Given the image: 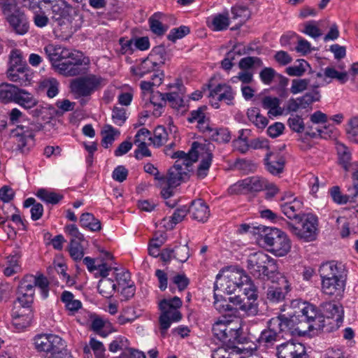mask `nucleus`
I'll return each instance as SVG.
<instances>
[{
    "label": "nucleus",
    "mask_w": 358,
    "mask_h": 358,
    "mask_svg": "<svg viewBox=\"0 0 358 358\" xmlns=\"http://www.w3.org/2000/svg\"><path fill=\"white\" fill-rule=\"evenodd\" d=\"M189 33V27L181 26L179 28L173 29L167 36L169 41L175 42L177 39L181 38Z\"/></svg>",
    "instance_id": "obj_61"
},
{
    "label": "nucleus",
    "mask_w": 358,
    "mask_h": 358,
    "mask_svg": "<svg viewBox=\"0 0 358 358\" xmlns=\"http://www.w3.org/2000/svg\"><path fill=\"white\" fill-rule=\"evenodd\" d=\"M129 341L123 336H120L112 341L109 345V350L112 352H116L118 350L126 351L129 349Z\"/></svg>",
    "instance_id": "obj_56"
},
{
    "label": "nucleus",
    "mask_w": 358,
    "mask_h": 358,
    "mask_svg": "<svg viewBox=\"0 0 358 358\" xmlns=\"http://www.w3.org/2000/svg\"><path fill=\"white\" fill-rule=\"evenodd\" d=\"M319 272L322 280L340 277L338 268L334 262L322 264L320 267Z\"/></svg>",
    "instance_id": "obj_37"
},
{
    "label": "nucleus",
    "mask_w": 358,
    "mask_h": 358,
    "mask_svg": "<svg viewBox=\"0 0 358 358\" xmlns=\"http://www.w3.org/2000/svg\"><path fill=\"white\" fill-rule=\"evenodd\" d=\"M299 64L298 66H289L286 69V72L291 76H301L305 71L306 66H308V63L303 59L298 60Z\"/></svg>",
    "instance_id": "obj_60"
},
{
    "label": "nucleus",
    "mask_w": 358,
    "mask_h": 358,
    "mask_svg": "<svg viewBox=\"0 0 358 358\" xmlns=\"http://www.w3.org/2000/svg\"><path fill=\"white\" fill-rule=\"evenodd\" d=\"M264 234L261 235L262 241L268 250L276 256L282 257L287 255L291 248V242L287 234L277 229L262 227ZM260 230L262 227L257 228Z\"/></svg>",
    "instance_id": "obj_4"
},
{
    "label": "nucleus",
    "mask_w": 358,
    "mask_h": 358,
    "mask_svg": "<svg viewBox=\"0 0 358 358\" xmlns=\"http://www.w3.org/2000/svg\"><path fill=\"white\" fill-rule=\"evenodd\" d=\"M32 281L22 278L17 287V299L14 302L13 308H31L34 302L35 289L31 287Z\"/></svg>",
    "instance_id": "obj_14"
},
{
    "label": "nucleus",
    "mask_w": 358,
    "mask_h": 358,
    "mask_svg": "<svg viewBox=\"0 0 358 358\" xmlns=\"http://www.w3.org/2000/svg\"><path fill=\"white\" fill-rule=\"evenodd\" d=\"M322 292L329 296H339L345 289V282L341 277L322 280Z\"/></svg>",
    "instance_id": "obj_23"
},
{
    "label": "nucleus",
    "mask_w": 358,
    "mask_h": 358,
    "mask_svg": "<svg viewBox=\"0 0 358 358\" xmlns=\"http://www.w3.org/2000/svg\"><path fill=\"white\" fill-rule=\"evenodd\" d=\"M215 301L214 306L220 313H234V310H237V308L234 307L235 305H231L225 299H222V296H220L219 298V294L216 292L214 293Z\"/></svg>",
    "instance_id": "obj_44"
},
{
    "label": "nucleus",
    "mask_w": 358,
    "mask_h": 358,
    "mask_svg": "<svg viewBox=\"0 0 358 358\" xmlns=\"http://www.w3.org/2000/svg\"><path fill=\"white\" fill-rule=\"evenodd\" d=\"M61 300L64 303L66 310L71 314H74L82 307L81 302L79 300L75 299L73 294L70 292H63Z\"/></svg>",
    "instance_id": "obj_36"
},
{
    "label": "nucleus",
    "mask_w": 358,
    "mask_h": 358,
    "mask_svg": "<svg viewBox=\"0 0 358 358\" xmlns=\"http://www.w3.org/2000/svg\"><path fill=\"white\" fill-rule=\"evenodd\" d=\"M276 355L278 358H308L304 345L294 341L277 345Z\"/></svg>",
    "instance_id": "obj_15"
},
{
    "label": "nucleus",
    "mask_w": 358,
    "mask_h": 358,
    "mask_svg": "<svg viewBox=\"0 0 358 358\" xmlns=\"http://www.w3.org/2000/svg\"><path fill=\"white\" fill-rule=\"evenodd\" d=\"M65 232L70 236L69 244L81 243L85 241V237L75 224H69L65 227Z\"/></svg>",
    "instance_id": "obj_48"
},
{
    "label": "nucleus",
    "mask_w": 358,
    "mask_h": 358,
    "mask_svg": "<svg viewBox=\"0 0 358 358\" xmlns=\"http://www.w3.org/2000/svg\"><path fill=\"white\" fill-rule=\"evenodd\" d=\"M98 290L103 296L110 298L115 292L116 285L110 278H101L98 284Z\"/></svg>",
    "instance_id": "obj_40"
},
{
    "label": "nucleus",
    "mask_w": 358,
    "mask_h": 358,
    "mask_svg": "<svg viewBox=\"0 0 358 358\" xmlns=\"http://www.w3.org/2000/svg\"><path fill=\"white\" fill-rule=\"evenodd\" d=\"M6 74L10 81L17 83L21 86L29 84L31 78V74L29 73L27 66H19L15 69L9 67Z\"/></svg>",
    "instance_id": "obj_25"
},
{
    "label": "nucleus",
    "mask_w": 358,
    "mask_h": 358,
    "mask_svg": "<svg viewBox=\"0 0 358 358\" xmlns=\"http://www.w3.org/2000/svg\"><path fill=\"white\" fill-rule=\"evenodd\" d=\"M197 128L199 132H213V134H220V133L225 134V131L222 129L213 128L210 127L209 121L206 120L205 117L201 121L197 122Z\"/></svg>",
    "instance_id": "obj_58"
},
{
    "label": "nucleus",
    "mask_w": 358,
    "mask_h": 358,
    "mask_svg": "<svg viewBox=\"0 0 358 358\" xmlns=\"http://www.w3.org/2000/svg\"><path fill=\"white\" fill-rule=\"evenodd\" d=\"M71 7L66 4L64 1L51 4L50 3V10L52 12V18L56 21L65 17L69 15V10Z\"/></svg>",
    "instance_id": "obj_38"
},
{
    "label": "nucleus",
    "mask_w": 358,
    "mask_h": 358,
    "mask_svg": "<svg viewBox=\"0 0 358 358\" xmlns=\"http://www.w3.org/2000/svg\"><path fill=\"white\" fill-rule=\"evenodd\" d=\"M229 25L228 12L216 15L212 20L213 30L222 31L227 29Z\"/></svg>",
    "instance_id": "obj_47"
},
{
    "label": "nucleus",
    "mask_w": 358,
    "mask_h": 358,
    "mask_svg": "<svg viewBox=\"0 0 358 358\" xmlns=\"http://www.w3.org/2000/svg\"><path fill=\"white\" fill-rule=\"evenodd\" d=\"M182 302L180 298L174 296L170 299H164L159 303V307L161 310L159 316L160 334L162 336H166L167 330L171 327L172 322H176L182 319V314L179 309L182 306Z\"/></svg>",
    "instance_id": "obj_5"
},
{
    "label": "nucleus",
    "mask_w": 358,
    "mask_h": 358,
    "mask_svg": "<svg viewBox=\"0 0 358 358\" xmlns=\"http://www.w3.org/2000/svg\"><path fill=\"white\" fill-rule=\"evenodd\" d=\"M275 75V71L271 67H264L259 73L260 79L265 85L271 84Z\"/></svg>",
    "instance_id": "obj_63"
},
{
    "label": "nucleus",
    "mask_w": 358,
    "mask_h": 358,
    "mask_svg": "<svg viewBox=\"0 0 358 358\" xmlns=\"http://www.w3.org/2000/svg\"><path fill=\"white\" fill-rule=\"evenodd\" d=\"M336 148L338 157V163L345 171H348L351 166H357V163H350L351 153L347 146L343 143H336Z\"/></svg>",
    "instance_id": "obj_31"
},
{
    "label": "nucleus",
    "mask_w": 358,
    "mask_h": 358,
    "mask_svg": "<svg viewBox=\"0 0 358 358\" xmlns=\"http://www.w3.org/2000/svg\"><path fill=\"white\" fill-rule=\"evenodd\" d=\"M173 250V257L180 262H185L189 257V248L187 244L176 246Z\"/></svg>",
    "instance_id": "obj_55"
},
{
    "label": "nucleus",
    "mask_w": 358,
    "mask_h": 358,
    "mask_svg": "<svg viewBox=\"0 0 358 358\" xmlns=\"http://www.w3.org/2000/svg\"><path fill=\"white\" fill-rule=\"evenodd\" d=\"M17 86L6 83L0 84V102L8 103L13 101Z\"/></svg>",
    "instance_id": "obj_39"
},
{
    "label": "nucleus",
    "mask_w": 358,
    "mask_h": 358,
    "mask_svg": "<svg viewBox=\"0 0 358 358\" xmlns=\"http://www.w3.org/2000/svg\"><path fill=\"white\" fill-rule=\"evenodd\" d=\"M188 208L192 219L199 222H206L210 215L208 206L201 199L193 201Z\"/></svg>",
    "instance_id": "obj_26"
},
{
    "label": "nucleus",
    "mask_w": 358,
    "mask_h": 358,
    "mask_svg": "<svg viewBox=\"0 0 358 358\" xmlns=\"http://www.w3.org/2000/svg\"><path fill=\"white\" fill-rule=\"evenodd\" d=\"M324 76L326 78L336 79L342 84L345 83L348 79L347 72H339L333 67H327L324 69Z\"/></svg>",
    "instance_id": "obj_53"
},
{
    "label": "nucleus",
    "mask_w": 358,
    "mask_h": 358,
    "mask_svg": "<svg viewBox=\"0 0 358 358\" xmlns=\"http://www.w3.org/2000/svg\"><path fill=\"white\" fill-rule=\"evenodd\" d=\"M292 306L296 310L289 317L279 315L268 321V329H264L259 338L261 345L270 348L281 342L285 335L320 330L324 327L323 317L315 306L301 300L292 301Z\"/></svg>",
    "instance_id": "obj_1"
},
{
    "label": "nucleus",
    "mask_w": 358,
    "mask_h": 358,
    "mask_svg": "<svg viewBox=\"0 0 358 358\" xmlns=\"http://www.w3.org/2000/svg\"><path fill=\"white\" fill-rule=\"evenodd\" d=\"M241 289H243V296L250 298L252 300L257 301V289L250 277L248 282H245V283H243V285H241V289H240V290Z\"/></svg>",
    "instance_id": "obj_51"
},
{
    "label": "nucleus",
    "mask_w": 358,
    "mask_h": 358,
    "mask_svg": "<svg viewBox=\"0 0 358 358\" xmlns=\"http://www.w3.org/2000/svg\"><path fill=\"white\" fill-rule=\"evenodd\" d=\"M8 20L16 34H25L29 30V24L24 13L17 10L8 17Z\"/></svg>",
    "instance_id": "obj_22"
},
{
    "label": "nucleus",
    "mask_w": 358,
    "mask_h": 358,
    "mask_svg": "<svg viewBox=\"0 0 358 358\" xmlns=\"http://www.w3.org/2000/svg\"><path fill=\"white\" fill-rule=\"evenodd\" d=\"M233 146L242 153L246 152L249 148H269L268 142L264 138H257L249 142L247 136L243 137V136H238L236 139L234 140Z\"/></svg>",
    "instance_id": "obj_18"
},
{
    "label": "nucleus",
    "mask_w": 358,
    "mask_h": 358,
    "mask_svg": "<svg viewBox=\"0 0 358 358\" xmlns=\"http://www.w3.org/2000/svg\"><path fill=\"white\" fill-rule=\"evenodd\" d=\"M280 100L278 97L266 96L262 100V105L264 109L268 110V115L278 116L285 114V108L280 106Z\"/></svg>",
    "instance_id": "obj_30"
},
{
    "label": "nucleus",
    "mask_w": 358,
    "mask_h": 358,
    "mask_svg": "<svg viewBox=\"0 0 358 358\" xmlns=\"http://www.w3.org/2000/svg\"><path fill=\"white\" fill-rule=\"evenodd\" d=\"M212 331L214 336L223 343L218 348H224L229 352L239 351L236 345L241 343L239 329L232 327L231 323L217 321L213 324Z\"/></svg>",
    "instance_id": "obj_7"
},
{
    "label": "nucleus",
    "mask_w": 358,
    "mask_h": 358,
    "mask_svg": "<svg viewBox=\"0 0 358 358\" xmlns=\"http://www.w3.org/2000/svg\"><path fill=\"white\" fill-rule=\"evenodd\" d=\"M210 97H217L219 101H224L230 105L234 99V92L231 86L227 84H219L213 90H210Z\"/></svg>",
    "instance_id": "obj_28"
},
{
    "label": "nucleus",
    "mask_w": 358,
    "mask_h": 358,
    "mask_svg": "<svg viewBox=\"0 0 358 358\" xmlns=\"http://www.w3.org/2000/svg\"><path fill=\"white\" fill-rule=\"evenodd\" d=\"M88 64L89 59L81 52L73 50L69 58L64 59L63 63H59L57 71L66 77L76 76L87 73Z\"/></svg>",
    "instance_id": "obj_10"
},
{
    "label": "nucleus",
    "mask_w": 358,
    "mask_h": 358,
    "mask_svg": "<svg viewBox=\"0 0 358 358\" xmlns=\"http://www.w3.org/2000/svg\"><path fill=\"white\" fill-rule=\"evenodd\" d=\"M44 50L55 70H57V66L59 63H63L64 59L69 58L71 52L73 51V50H69L61 45H54L52 44L46 45Z\"/></svg>",
    "instance_id": "obj_17"
},
{
    "label": "nucleus",
    "mask_w": 358,
    "mask_h": 358,
    "mask_svg": "<svg viewBox=\"0 0 358 358\" xmlns=\"http://www.w3.org/2000/svg\"><path fill=\"white\" fill-rule=\"evenodd\" d=\"M288 124L291 129L294 132L301 133L304 130L303 119L299 115L289 117L288 120Z\"/></svg>",
    "instance_id": "obj_62"
},
{
    "label": "nucleus",
    "mask_w": 358,
    "mask_h": 358,
    "mask_svg": "<svg viewBox=\"0 0 358 358\" xmlns=\"http://www.w3.org/2000/svg\"><path fill=\"white\" fill-rule=\"evenodd\" d=\"M69 254L74 261H80L84 256L83 247L81 243L69 244Z\"/></svg>",
    "instance_id": "obj_64"
},
{
    "label": "nucleus",
    "mask_w": 358,
    "mask_h": 358,
    "mask_svg": "<svg viewBox=\"0 0 358 358\" xmlns=\"http://www.w3.org/2000/svg\"><path fill=\"white\" fill-rule=\"evenodd\" d=\"M59 83L55 78L45 79L41 83V87L46 90L47 96L50 98L55 97L59 92Z\"/></svg>",
    "instance_id": "obj_49"
},
{
    "label": "nucleus",
    "mask_w": 358,
    "mask_h": 358,
    "mask_svg": "<svg viewBox=\"0 0 358 358\" xmlns=\"http://www.w3.org/2000/svg\"><path fill=\"white\" fill-rule=\"evenodd\" d=\"M249 276L242 269H234L225 274H218L215 282V292L231 294L237 289H241V285L248 282Z\"/></svg>",
    "instance_id": "obj_8"
},
{
    "label": "nucleus",
    "mask_w": 358,
    "mask_h": 358,
    "mask_svg": "<svg viewBox=\"0 0 358 358\" xmlns=\"http://www.w3.org/2000/svg\"><path fill=\"white\" fill-rule=\"evenodd\" d=\"M266 170L273 175L281 173L285 167V158L273 152H268L264 159Z\"/></svg>",
    "instance_id": "obj_20"
},
{
    "label": "nucleus",
    "mask_w": 358,
    "mask_h": 358,
    "mask_svg": "<svg viewBox=\"0 0 358 358\" xmlns=\"http://www.w3.org/2000/svg\"><path fill=\"white\" fill-rule=\"evenodd\" d=\"M34 317L32 308H17L12 310V324L17 331L29 327Z\"/></svg>",
    "instance_id": "obj_16"
},
{
    "label": "nucleus",
    "mask_w": 358,
    "mask_h": 358,
    "mask_svg": "<svg viewBox=\"0 0 358 358\" xmlns=\"http://www.w3.org/2000/svg\"><path fill=\"white\" fill-rule=\"evenodd\" d=\"M166 101L171 103V107L175 108L181 107L183 105V100L178 94L174 92L161 93L157 92L156 94L152 95L150 98L151 103L159 108L165 106Z\"/></svg>",
    "instance_id": "obj_19"
},
{
    "label": "nucleus",
    "mask_w": 358,
    "mask_h": 358,
    "mask_svg": "<svg viewBox=\"0 0 358 358\" xmlns=\"http://www.w3.org/2000/svg\"><path fill=\"white\" fill-rule=\"evenodd\" d=\"M23 278L24 280L27 279V280H31V287H33V288L35 289V287H39L41 290V294L43 299H46L48 296L49 281L43 275H39L38 276L26 275Z\"/></svg>",
    "instance_id": "obj_32"
},
{
    "label": "nucleus",
    "mask_w": 358,
    "mask_h": 358,
    "mask_svg": "<svg viewBox=\"0 0 358 358\" xmlns=\"http://www.w3.org/2000/svg\"><path fill=\"white\" fill-rule=\"evenodd\" d=\"M319 87L320 84L314 83L312 85V92H307L303 96L298 98L299 104L301 105V108H306L313 102L320 101V94L317 90Z\"/></svg>",
    "instance_id": "obj_34"
},
{
    "label": "nucleus",
    "mask_w": 358,
    "mask_h": 358,
    "mask_svg": "<svg viewBox=\"0 0 358 358\" xmlns=\"http://www.w3.org/2000/svg\"><path fill=\"white\" fill-rule=\"evenodd\" d=\"M188 212L189 208L186 206L176 208L173 215L169 217V227L173 229L177 224L182 222Z\"/></svg>",
    "instance_id": "obj_50"
},
{
    "label": "nucleus",
    "mask_w": 358,
    "mask_h": 358,
    "mask_svg": "<svg viewBox=\"0 0 358 358\" xmlns=\"http://www.w3.org/2000/svg\"><path fill=\"white\" fill-rule=\"evenodd\" d=\"M15 143H17V148L22 153L27 152L34 145V136H14Z\"/></svg>",
    "instance_id": "obj_45"
},
{
    "label": "nucleus",
    "mask_w": 358,
    "mask_h": 358,
    "mask_svg": "<svg viewBox=\"0 0 358 358\" xmlns=\"http://www.w3.org/2000/svg\"><path fill=\"white\" fill-rule=\"evenodd\" d=\"M157 66H159V63L157 61H153L148 56L147 58L144 59L136 68H132L131 71L134 74L141 78L146 73L154 71L155 68Z\"/></svg>",
    "instance_id": "obj_33"
},
{
    "label": "nucleus",
    "mask_w": 358,
    "mask_h": 358,
    "mask_svg": "<svg viewBox=\"0 0 358 358\" xmlns=\"http://www.w3.org/2000/svg\"><path fill=\"white\" fill-rule=\"evenodd\" d=\"M310 82V79H294L290 89L291 92L294 94L302 92L308 88Z\"/></svg>",
    "instance_id": "obj_59"
},
{
    "label": "nucleus",
    "mask_w": 358,
    "mask_h": 358,
    "mask_svg": "<svg viewBox=\"0 0 358 358\" xmlns=\"http://www.w3.org/2000/svg\"><path fill=\"white\" fill-rule=\"evenodd\" d=\"M230 303L236 306V308L245 311L248 315H255L258 312V303L257 301L252 300L250 298L241 296V295L229 297Z\"/></svg>",
    "instance_id": "obj_21"
},
{
    "label": "nucleus",
    "mask_w": 358,
    "mask_h": 358,
    "mask_svg": "<svg viewBox=\"0 0 358 358\" xmlns=\"http://www.w3.org/2000/svg\"><path fill=\"white\" fill-rule=\"evenodd\" d=\"M247 264L250 274L257 279L275 281L276 275H280L275 260L263 252L250 255Z\"/></svg>",
    "instance_id": "obj_3"
},
{
    "label": "nucleus",
    "mask_w": 358,
    "mask_h": 358,
    "mask_svg": "<svg viewBox=\"0 0 358 358\" xmlns=\"http://www.w3.org/2000/svg\"><path fill=\"white\" fill-rule=\"evenodd\" d=\"M215 146L208 143H201L197 141L192 143L190 150L187 152H194L196 157V162L201 157L200 164L196 170V176L200 178H204L208 173L213 160V151Z\"/></svg>",
    "instance_id": "obj_11"
},
{
    "label": "nucleus",
    "mask_w": 358,
    "mask_h": 358,
    "mask_svg": "<svg viewBox=\"0 0 358 358\" xmlns=\"http://www.w3.org/2000/svg\"><path fill=\"white\" fill-rule=\"evenodd\" d=\"M234 167L237 170L242 171L244 174L254 172L257 168L255 164L245 159L237 160L234 164Z\"/></svg>",
    "instance_id": "obj_57"
},
{
    "label": "nucleus",
    "mask_w": 358,
    "mask_h": 358,
    "mask_svg": "<svg viewBox=\"0 0 358 358\" xmlns=\"http://www.w3.org/2000/svg\"><path fill=\"white\" fill-rule=\"evenodd\" d=\"M149 57L153 60L157 61L159 65L164 64L166 59V51L164 45L155 47Z\"/></svg>",
    "instance_id": "obj_54"
},
{
    "label": "nucleus",
    "mask_w": 358,
    "mask_h": 358,
    "mask_svg": "<svg viewBox=\"0 0 358 358\" xmlns=\"http://www.w3.org/2000/svg\"><path fill=\"white\" fill-rule=\"evenodd\" d=\"M24 6L32 10L34 13L43 12L46 13L50 10V1L45 0H22Z\"/></svg>",
    "instance_id": "obj_41"
},
{
    "label": "nucleus",
    "mask_w": 358,
    "mask_h": 358,
    "mask_svg": "<svg viewBox=\"0 0 358 358\" xmlns=\"http://www.w3.org/2000/svg\"><path fill=\"white\" fill-rule=\"evenodd\" d=\"M36 196L42 201L51 204L58 203L63 198L62 195L53 192H49L45 189H38Z\"/></svg>",
    "instance_id": "obj_46"
},
{
    "label": "nucleus",
    "mask_w": 358,
    "mask_h": 358,
    "mask_svg": "<svg viewBox=\"0 0 358 358\" xmlns=\"http://www.w3.org/2000/svg\"><path fill=\"white\" fill-rule=\"evenodd\" d=\"M162 15V13H155L148 20L150 30L157 36L164 35L167 29V27H164L159 20Z\"/></svg>",
    "instance_id": "obj_43"
},
{
    "label": "nucleus",
    "mask_w": 358,
    "mask_h": 358,
    "mask_svg": "<svg viewBox=\"0 0 358 358\" xmlns=\"http://www.w3.org/2000/svg\"><path fill=\"white\" fill-rule=\"evenodd\" d=\"M267 285L266 299L271 303H278L282 302L287 294L290 290L289 285L287 279L280 273L276 275L275 281H269Z\"/></svg>",
    "instance_id": "obj_13"
},
{
    "label": "nucleus",
    "mask_w": 358,
    "mask_h": 358,
    "mask_svg": "<svg viewBox=\"0 0 358 358\" xmlns=\"http://www.w3.org/2000/svg\"><path fill=\"white\" fill-rule=\"evenodd\" d=\"M34 344L37 351L50 354L52 358L67 355L64 341L59 336L39 334L34 337Z\"/></svg>",
    "instance_id": "obj_9"
},
{
    "label": "nucleus",
    "mask_w": 358,
    "mask_h": 358,
    "mask_svg": "<svg viewBox=\"0 0 358 358\" xmlns=\"http://www.w3.org/2000/svg\"><path fill=\"white\" fill-rule=\"evenodd\" d=\"M303 202L301 200L294 199L292 201L282 204L281 210L289 219L293 220L294 222L305 215L303 213Z\"/></svg>",
    "instance_id": "obj_24"
},
{
    "label": "nucleus",
    "mask_w": 358,
    "mask_h": 358,
    "mask_svg": "<svg viewBox=\"0 0 358 358\" xmlns=\"http://www.w3.org/2000/svg\"><path fill=\"white\" fill-rule=\"evenodd\" d=\"M245 187H246V190L248 192H259L264 189V187H266L267 182L258 177L253 176L249 177L244 179Z\"/></svg>",
    "instance_id": "obj_42"
},
{
    "label": "nucleus",
    "mask_w": 358,
    "mask_h": 358,
    "mask_svg": "<svg viewBox=\"0 0 358 358\" xmlns=\"http://www.w3.org/2000/svg\"><path fill=\"white\" fill-rule=\"evenodd\" d=\"M171 158L176 160L168 171L166 185L178 187L189 178V173L192 171L193 164L196 162V157L194 152H185L178 150L173 152Z\"/></svg>",
    "instance_id": "obj_2"
},
{
    "label": "nucleus",
    "mask_w": 358,
    "mask_h": 358,
    "mask_svg": "<svg viewBox=\"0 0 358 358\" xmlns=\"http://www.w3.org/2000/svg\"><path fill=\"white\" fill-rule=\"evenodd\" d=\"M80 223L83 227L87 228L92 231H99L101 229V222L90 213L81 215Z\"/></svg>",
    "instance_id": "obj_35"
},
{
    "label": "nucleus",
    "mask_w": 358,
    "mask_h": 358,
    "mask_svg": "<svg viewBox=\"0 0 358 358\" xmlns=\"http://www.w3.org/2000/svg\"><path fill=\"white\" fill-rule=\"evenodd\" d=\"M13 102L25 109H31L37 106L38 101L31 93L25 90L17 87Z\"/></svg>",
    "instance_id": "obj_27"
},
{
    "label": "nucleus",
    "mask_w": 358,
    "mask_h": 358,
    "mask_svg": "<svg viewBox=\"0 0 358 358\" xmlns=\"http://www.w3.org/2000/svg\"><path fill=\"white\" fill-rule=\"evenodd\" d=\"M263 65L262 59L257 57H247L242 58L238 66L241 69L248 70L251 69L252 66L260 67Z\"/></svg>",
    "instance_id": "obj_52"
},
{
    "label": "nucleus",
    "mask_w": 358,
    "mask_h": 358,
    "mask_svg": "<svg viewBox=\"0 0 358 358\" xmlns=\"http://www.w3.org/2000/svg\"><path fill=\"white\" fill-rule=\"evenodd\" d=\"M322 310L324 315L327 318L334 319L338 326L343 322L344 311L343 306L339 303L334 302L324 303L322 305Z\"/></svg>",
    "instance_id": "obj_29"
},
{
    "label": "nucleus",
    "mask_w": 358,
    "mask_h": 358,
    "mask_svg": "<svg viewBox=\"0 0 358 358\" xmlns=\"http://www.w3.org/2000/svg\"><path fill=\"white\" fill-rule=\"evenodd\" d=\"M101 80V78L90 74L73 80L70 87L71 92L77 96H88L99 88Z\"/></svg>",
    "instance_id": "obj_12"
},
{
    "label": "nucleus",
    "mask_w": 358,
    "mask_h": 358,
    "mask_svg": "<svg viewBox=\"0 0 358 358\" xmlns=\"http://www.w3.org/2000/svg\"><path fill=\"white\" fill-rule=\"evenodd\" d=\"M287 229L299 240L313 241L317 236L318 220L313 214L303 215L294 222H287Z\"/></svg>",
    "instance_id": "obj_6"
}]
</instances>
